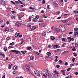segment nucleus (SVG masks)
<instances>
[{"label":"nucleus","mask_w":78,"mask_h":78,"mask_svg":"<svg viewBox=\"0 0 78 78\" xmlns=\"http://www.w3.org/2000/svg\"><path fill=\"white\" fill-rule=\"evenodd\" d=\"M45 12V11H44V10H41V13H44Z\"/></svg>","instance_id":"nucleus-60"},{"label":"nucleus","mask_w":78,"mask_h":78,"mask_svg":"<svg viewBox=\"0 0 78 78\" xmlns=\"http://www.w3.org/2000/svg\"><path fill=\"white\" fill-rule=\"evenodd\" d=\"M67 39L68 40V42H69V43L71 41H73L75 40L74 38H73L70 37H67Z\"/></svg>","instance_id":"nucleus-2"},{"label":"nucleus","mask_w":78,"mask_h":78,"mask_svg":"<svg viewBox=\"0 0 78 78\" xmlns=\"http://www.w3.org/2000/svg\"><path fill=\"white\" fill-rule=\"evenodd\" d=\"M11 18L12 19H16V17H15V16H11Z\"/></svg>","instance_id":"nucleus-30"},{"label":"nucleus","mask_w":78,"mask_h":78,"mask_svg":"<svg viewBox=\"0 0 78 78\" xmlns=\"http://www.w3.org/2000/svg\"><path fill=\"white\" fill-rule=\"evenodd\" d=\"M60 67V66L59 65H56V67L57 68H58V69Z\"/></svg>","instance_id":"nucleus-53"},{"label":"nucleus","mask_w":78,"mask_h":78,"mask_svg":"<svg viewBox=\"0 0 78 78\" xmlns=\"http://www.w3.org/2000/svg\"><path fill=\"white\" fill-rule=\"evenodd\" d=\"M74 31H78V28L77 27H76V28H75L74 29Z\"/></svg>","instance_id":"nucleus-36"},{"label":"nucleus","mask_w":78,"mask_h":78,"mask_svg":"<svg viewBox=\"0 0 78 78\" xmlns=\"http://www.w3.org/2000/svg\"><path fill=\"white\" fill-rule=\"evenodd\" d=\"M34 74L37 76H40V73L38 71L35 70L34 71Z\"/></svg>","instance_id":"nucleus-3"},{"label":"nucleus","mask_w":78,"mask_h":78,"mask_svg":"<svg viewBox=\"0 0 78 78\" xmlns=\"http://www.w3.org/2000/svg\"><path fill=\"white\" fill-rule=\"evenodd\" d=\"M10 31H14V30L12 28L10 29Z\"/></svg>","instance_id":"nucleus-37"},{"label":"nucleus","mask_w":78,"mask_h":78,"mask_svg":"<svg viewBox=\"0 0 78 78\" xmlns=\"http://www.w3.org/2000/svg\"><path fill=\"white\" fill-rule=\"evenodd\" d=\"M33 19L34 22H37V19L36 18H33Z\"/></svg>","instance_id":"nucleus-22"},{"label":"nucleus","mask_w":78,"mask_h":78,"mask_svg":"<svg viewBox=\"0 0 78 78\" xmlns=\"http://www.w3.org/2000/svg\"><path fill=\"white\" fill-rule=\"evenodd\" d=\"M27 48L29 50H31V47H29Z\"/></svg>","instance_id":"nucleus-57"},{"label":"nucleus","mask_w":78,"mask_h":78,"mask_svg":"<svg viewBox=\"0 0 78 78\" xmlns=\"http://www.w3.org/2000/svg\"><path fill=\"white\" fill-rule=\"evenodd\" d=\"M18 36H19L20 37H22V35H20V33H18Z\"/></svg>","instance_id":"nucleus-43"},{"label":"nucleus","mask_w":78,"mask_h":78,"mask_svg":"<svg viewBox=\"0 0 78 78\" xmlns=\"http://www.w3.org/2000/svg\"><path fill=\"white\" fill-rule=\"evenodd\" d=\"M7 31H9V28L8 27H6L4 30L5 32H6Z\"/></svg>","instance_id":"nucleus-14"},{"label":"nucleus","mask_w":78,"mask_h":78,"mask_svg":"<svg viewBox=\"0 0 78 78\" xmlns=\"http://www.w3.org/2000/svg\"><path fill=\"white\" fill-rule=\"evenodd\" d=\"M22 10L23 11H25V10H26V8H23L22 9Z\"/></svg>","instance_id":"nucleus-48"},{"label":"nucleus","mask_w":78,"mask_h":78,"mask_svg":"<svg viewBox=\"0 0 78 78\" xmlns=\"http://www.w3.org/2000/svg\"><path fill=\"white\" fill-rule=\"evenodd\" d=\"M34 53H35V54L37 55H39V53H38L37 52H35Z\"/></svg>","instance_id":"nucleus-54"},{"label":"nucleus","mask_w":78,"mask_h":78,"mask_svg":"<svg viewBox=\"0 0 78 78\" xmlns=\"http://www.w3.org/2000/svg\"><path fill=\"white\" fill-rule=\"evenodd\" d=\"M73 55L74 56H78V55L75 52H74L73 54Z\"/></svg>","instance_id":"nucleus-32"},{"label":"nucleus","mask_w":78,"mask_h":78,"mask_svg":"<svg viewBox=\"0 0 78 78\" xmlns=\"http://www.w3.org/2000/svg\"><path fill=\"white\" fill-rule=\"evenodd\" d=\"M53 73L56 75H59V72L56 70H55L53 71Z\"/></svg>","instance_id":"nucleus-7"},{"label":"nucleus","mask_w":78,"mask_h":78,"mask_svg":"<svg viewBox=\"0 0 78 78\" xmlns=\"http://www.w3.org/2000/svg\"><path fill=\"white\" fill-rule=\"evenodd\" d=\"M43 71L44 72H45V73H47V72H48V70L46 69H43Z\"/></svg>","instance_id":"nucleus-26"},{"label":"nucleus","mask_w":78,"mask_h":78,"mask_svg":"<svg viewBox=\"0 0 78 78\" xmlns=\"http://www.w3.org/2000/svg\"><path fill=\"white\" fill-rule=\"evenodd\" d=\"M62 22H63V23H67V20H62Z\"/></svg>","instance_id":"nucleus-15"},{"label":"nucleus","mask_w":78,"mask_h":78,"mask_svg":"<svg viewBox=\"0 0 78 78\" xmlns=\"http://www.w3.org/2000/svg\"><path fill=\"white\" fill-rule=\"evenodd\" d=\"M54 77H55V78H58V76L56 75H54Z\"/></svg>","instance_id":"nucleus-63"},{"label":"nucleus","mask_w":78,"mask_h":78,"mask_svg":"<svg viewBox=\"0 0 78 78\" xmlns=\"http://www.w3.org/2000/svg\"><path fill=\"white\" fill-rule=\"evenodd\" d=\"M75 47H78V44L76 43H75Z\"/></svg>","instance_id":"nucleus-58"},{"label":"nucleus","mask_w":78,"mask_h":78,"mask_svg":"<svg viewBox=\"0 0 78 78\" xmlns=\"http://www.w3.org/2000/svg\"><path fill=\"white\" fill-rule=\"evenodd\" d=\"M36 27L34 26H33L32 27V28H31V29L30 30V31H33V30H35V29H36Z\"/></svg>","instance_id":"nucleus-6"},{"label":"nucleus","mask_w":78,"mask_h":78,"mask_svg":"<svg viewBox=\"0 0 78 78\" xmlns=\"http://www.w3.org/2000/svg\"><path fill=\"white\" fill-rule=\"evenodd\" d=\"M17 67L16 66H13V69L14 70H17Z\"/></svg>","instance_id":"nucleus-20"},{"label":"nucleus","mask_w":78,"mask_h":78,"mask_svg":"<svg viewBox=\"0 0 78 78\" xmlns=\"http://www.w3.org/2000/svg\"><path fill=\"white\" fill-rule=\"evenodd\" d=\"M30 65L32 67H33V66H34V63L32 62H30Z\"/></svg>","instance_id":"nucleus-35"},{"label":"nucleus","mask_w":78,"mask_h":78,"mask_svg":"<svg viewBox=\"0 0 78 78\" xmlns=\"http://www.w3.org/2000/svg\"><path fill=\"white\" fill-rule=\"evenodd\" d=\"M19 2V3H20V4H21L22 5H24V4H23V3H22V2H21V1L20 0H18Z\"/></svg>","instance_id":"nucleus-39"},{"label":"nucleus","mask_w":78,"mask_h":78,"mask_svg":"<svg viewBox=\"0 0 78 78\" xmlns=\"http://www.w3.org/2000/svg\"><path fill=\"white\" fill-rule=\"evenodd\" d=\"M60 51V49H57L55 50V52H58V51Z\"/></svg>","instance_id":"nucleus-46"},{"label":"nucleus","mask_w":78,"mask_h":78,"mask_svg":"<svg viewBox=\"0 0 78 78\" xmlns=\"http://www.w3.org/2000/svg\"><path fill=\"white\" fill-rule=\"evenodd\" d=\"M0 55L1 56H2V57H3V58H5V54L2 53H1Z\"/></svg>","instance_id":"nucleus-29"},{"label":"nucleus","mask_w":78,"mask_h":78,"mask_svg":"<svg viewBox=\"0 0 78 78\" xmlns=\"http://www.w3.org/2000/svg\"><path fill=\"white\" fill-rule=\"evenodd\" d=\"M6 40H9V39H10V37H7L6 38Z\"/></svg>","instance_id":"nucleus-59"},{"label":"nucleus","mask_w":78,"mask_h":78,"mask_svg":"<svg viewBox=\"0 0 78 78\" xmlns=\"http://www.w3.org/2000/svg\"><path fill=\"white\" fill-rule=\"evenodd\" d=\"M66 44H67L66 43L63 44L62 45V47H66V46L65 45H66Z\"/></svg>","instance_id":"nucleus-21"},{"label":"nucleus","mask_w":78,"mask_h":78,"mask_svg":"<svg viewBox=\"0 0 78 78\" xmlns=\"http://www.w3.org/2000/svg\"><path fill=\"white\" fill-rule=\"evenodd\" d=\"M12 66V64L10 63L9 64V66H8V69H10L11 68V67Z\"/></svg>","instance_id":"nucleus-9"},{"label":"nucleus","mask_w":78,"mask_h":78,"mask_svg":"<svg viewBox=\"0 0 78 78\" xmlns=\"http://www.w3.org/2000/svg\"><path fill=\"white\" fill-rule=\"evenodd\" d=\"M2 22H3V21L2 20H0V23H2Z\"/></svg>","instance_id":"nucleus-64"},{"label":"nucleus","mask_w":78,"mask_h":78,"mask_svg":"<svg viewBox=\"0 0 78 78\" xmlns=\"http://www.w3.org/2000/svg\"><path fill=\"white\" fill-rule=\"evenodd\" d=\"M77 35H78V30L75 32L74 33V35L76 36Z\"/></svg>","instance_id":"nucleus-12"},{"label":"nucleus","mask_w":78,"mask_h":78,"mask_svg":"<svg viewBox=\"0 0 78 78\" xmlns=\"http://www.w3.org/2000/svg\"><path fill=\"white\" fill-rule=\"evenodd\" d=\"M10 45H14V42H12V43H10Z\"/></svg>","instance_id":"nucleus-47"},{"label":"nucleus","mask_w":78,"mask_h":78,"mask_svg":"<svg viewBox=\"0 0 78 78\" xmlns=\"http://www.w3.org/2000/svg\"><path fill=\"white\" fill-rule=\"evenodd\" d=\"M71 69V68H68V69H67L66 70L67 71H69Z\"/></svg>","instance_id":"nucleus-61"},{"label":"nucleus","mask_w":78,"mask_h":78,"mask_svg":"<svg viewBox=\"0 0 78 78\" xmlns=\"http://www.w3.org/2000/svg\"><path fill=\"white\" fill-rule=\"evenodd\" d=\"M75 66V64H70V66L71 67H72V66Z\"/></svg>","instance_id":"nucleus-56"},{"label":"nucleus","mask_w":78,"mask_h":78,"mask_svg":"<svg viewBox=\"0 0 78 78\" xmlns=\"http://www.w3.org/2000/svg\"><path fill=\"white\" fill-rule=\"evenodd\" d=\"M53 3L55 5V7H58V4L56 3L55 2H54Z\"/></svg>","instance_id":"nucleus-25"},{"label":"nucleus","mask_w":78,"mask_h":78,"mask_svg":"<svg viewBox=\"0 0 78 78\" xmlns=\"http://www.w3.org/2000/svg\"><path fill=\"white\" fill-rule=\"evenodd\" d=\"M60 47V46L58 45H55L54 46H53V48L55 49V48H59Z\"/></svg>","instance_id":"nucleus-4"},{"label":"nucleus","mask_w":78,"mask_h":78,"mask_svg":"<svg viewBox=\"0 0 78 78\" xmlns=\"http://www.w3.org/2000/svg\"><path fill=\"white\" fill-rule=\"evenodd\" d=\"M36 18H37V19H39V16L38 15H36L35 16Z\"/></svg>","instance_id":"nucleus-44"},{"label":"nucleus","mask_w":78,"mask_h":78,"mask_svg":"<svg viewBox=\"0 0 78 78\" xmlns=\"http://www.w3.org/2000/svg\"><path fill=\"white\" fill-rule=\"evenodd\" d=\"M48 76L49 77L51 78V74L49 73Z\"/></svg>","instance_id":"nucleus-55"},{"label":"nucleus","mask_w":78,"mask_h":78,"mask_svg":"<svg viewBox=\"0 0 78 78\" xmlns=\"http://www.w3.org/2000/svg\"><path fill=\"white\" fill-rule=\"evenodd\" d=\"M41 27H45V25L44 23H41Z\"/></svg>","instance_id":"nucleus-16"},{"label":"nucleus","mask_w":78,"mask_h":78,"mask_svg":"<svg viewBox=\"0 0 78 78\" xmlns=\"http://www.w3.org/2000/svg\"><path fill=\"white\" fill-rule=\"evenodd\" d=\"M15 25L16 27H19V25H20V23H16L15 24Z\"/></svg>","instance_id":"nucleus-17"},{"label":"nucleus","mask_w":78,"mask_h":78,"mask_svg":"<svg viewBox=\"0 0 78 78\" xmlns=\"http://www.w3.org/2000/svg\"><path fill=\"white\" fill-rule=\"evenodd\" d=\"M75 59H76L75 58H73L72 59V61L73 62H74L75 61Z\"/></svg>","instance_id":"nucleus-62"},{"label":"nucleus","mask_w":78,"mask_h":78,"mask_svg":"<svg viewBox=\"0 0 78 78\" xmlns=\"http://www.w3.org/2000/svg\"><path fill=\"white\" fill-rule=\"evenodd\" d=\"M65 66H67L68 65V63L66 62H65Z\"/></svg>","instance_id":"nucleus-49"},{"label":"nucleus","mask_w":78,"mask_h":78,"mask_svg":"<svg viewBox=\"0 0 78 78\" xmlns=\"http://www.w3.org/2000/svg\"><path fill=\"white\" fill-rule=\"evenodd\" d=\"M76 10H75V11H74L73 12L74 14H78V11H76Z\"/></svg>","instance_id":"nucleus-19"},{"label":"nucleus","mask_w":78,"mask_h":78,"mask_svg":"<svg viewBox=\"0 0 78 78\" xmlns=\"http://www.w3.org/2000/svg\"><path fill=\"white\" fill-rule=\"evenodd\" d=\"M58 29L59 31L61 32H64V31H66V28H65L64 25H62L61 26H59Z\"/></svg>","instance_id":"nucleus-1"},{"label":"nucleus","mask_w":78,"mask_h":78,"mask_svg":"<svg viewBox=\"0 0 78 78\" xmlns=\"http://www.w3.org/2000/svg\"><path fill=\"white\" fill-rule=\"evenodd\" d=\"M34 59V56L31 55L30 57V60H33Z\"/></svg>","instance_id":"nucleus-18"},{"label":"nucleus","mask_w":78,"mask_h":78,"mask_svg":"<svg viewBox=\"0 0 78 78\" xmlns=\"http://www.w3.org/2000/svg\"><path fill=\"white\" fill-rule=\"evenodd\" d=\"M62 41H63V42H65V41H66V40L65 39V38H62Z\"/></svg>","instance_id":"nucleus-52"},{"label":"nucleus","mask_w":78,"mask_h":78,"mask_svg":"<svg viewBox=\"0 0 78 78\" xmlns=\"http://www.w3.org/2000/svg\"><path fill=\"white\" fill-rule=\"evenodd\" d=\"M4 50L5 51H6V50H7V48L6 47H4L3 48Z\"/></svg>","instance_id":"nucleus-38"},{"label":"nucleus","mask_w":78,"mask_h":78,"mask_svg":"<svg viewBox=\"0 0 78 78\" xmlns=\"http://www.w3.org/2000/svg\"><path fill=\"white\" fill-rule=\"evenodd\" d=\"M10 2H11V3H12V4H13V5H15L16 4V3H15V2H14L12 1H10Z\"/></svg>","instance_id":"nucleus-42"},{"label":"nucleus","mask_w":78,"mask_h":78,"mask_svg":"<svg viewBox=\"0 0 78 78\" xmlns=\"http://www.w3.org/2000/svg\"><path fill=\"white\" fill-rule=\"evenodd\" d=\"M11 12L12 13H14V14H16V13H17V12H15L13 11H12Z\"/></svg>","instance_id":"nucleus-50"},{"label":"nucleus","mask_w":78,"mask_h":78,"mask_svg":"<svg viewBox=\"0 0 78 78\" xmlns=\"http://www.w3.org/2000/svg\"><path fill=\"white\" fill-rule=\"evenodd\" d=\"M47 55L48 56H51V53L50 52H48L47 53Z\"/></svg>","instance_id":"nucleus-23"},{"label":"nucleus","mask_w":78,"mask_h":78,"mask_svg":"<svg viewBox=\"0 0 78 78\" xmlns=\"http://www.w3.org/2000/svg\"><path fill=\"white\" fill-rule=\"evenodd\" d=\"M29 22H31V17L30 16H29Z\"/></svg>","instance_id":"nucleus-31"},{"label":"nucleus","mask_w":78,"mask_h":78,"mask_svg":"<svg viewBox=\"0 0 78 78\" xmlns=\"http://www.w3.org/2000/svg\"><path fill=\"white\" fill-rule=\"evenodd\" d=\"M17 50H12L11 51L12 52H14V53H16V51Z\"/></svg>","instance_id":"nucleus-41"},{"label":"nucleus","mask_w":78,"mask_h":78,"mask_svg":"<svg viewBox=\"0 0 78 78\" xmlns=\"http://www.w3.org/2000/svg\"><path fill=\"white\" fill-rule=\"evenodd\" d=\"M23 16H24V15L23 14L19 15L18 16V19H20V18L23 17Z\"/></svg>","instance_id":"nucleus-11"},{"label":"nucleus","mask_w":78,"mask_h":78,"mask_svg":"<svg viewBox=\"0 0 78 78\" xmlns=\"http://www.w3.org/2000/svg\"><path fill=\"white\" fill-rule=\"evenodd\" d=\"M17 73V71L16 70H14L13 71L12 73L13 74H15V73Z\"/></svg>","instance_id":"nucleus-34"},{"label":"nucleus","mask_w":78,"mask_h":78,"mask_svg":"<svg viewBox=\"0 0 78 78\" xmlns=\"http://www.w3.org/2000/svg\"><path fill=\"white\" fill-rule=\"evenodd\" d=\"M68 78H72V76L71 75H69L68 76Z\"/></svg>","instance_id":"nucleus-51"},{"label":"nucleus","mask_w":78,"mask_h":78,"mask_svg":"<svg viewBox=\"0 0 78 78\" xmlns=\"http://www.w3.org/2000/svg\"><path fill=\"white\" fill-rule=\"evenodd\" d=\"M19 53H20V51H16V54H19Z\"/></svg>","instance_id":"nucleus-45"},{"label":"nucleus","mask_w":78,"mask_h":78,"mask_svg":"<svg viewBox=\"0 0 78 78\" xmlns=\"http://www.w3.org/2000/svg\"><path fill=\"white\" fill-rule=\"evenodd\" d=\"M15 3H16L17 5H20V3L19 2V1H16L15 2Z\"/></svg>","instance_id":"nucleus-24"},{"label":"nucleus","mask_w":78,"mask_h":78,"mask_svg":"<svg viewBox=\"0 0 78 78\" xmlns=\"http://www.w3.org/2000/svg\"><path fill=\"white\" fill-rule=\"evenodd\" d=\"M61 72L62 73L63 75H66V73L64 72V70L62 69L61 70Z\"/></svg>","instance_id":"nucleus-10"},{"label":"nucleus","mask_w":78,"mask_h":78,"mask_svg":"<svg viewBox=\"0 0 78 78\" xmlns=\"http://www.w3.org/2000/svg\"><path fill=\"white\" fill-rule=\"evenodd\" d=\"M42 34L43 36H45L46 35V33L45 32H43Z\"/></svg>","instance_id":"nucleus-27"},{"label":"nucleus","mask_w":78,"mask_h":78,"mask_svg":"<svg viewBox=\"0 0 78 78\" xmlns=\"http://www.w3.org/2000/svg\"><path fill=\"white\" fill-rule=\"evenodd\" d=\"M1 4L2 5H4V6H6V3L5 2V1H2Z\"/></svg>","instance_id":"nucleus-8"},{"label":"nucleus","mask_w":78,"mask_h":78,"mask_svg":"<svg viewBox=\"0 0 78 78\" xmlns=\"http://www.w3.org/2000/svg\"><path fill=\"white\" fill-rule=\"evenodd\" d=\"M18 33H17V32L16 33V34L15 35V37H18Z\"/></svg>","instance_id":"nucleus-28"},{"label":"nucleus","mask_w":78,"mask_h":78,"mask_svg":"<svg viewBox=\"0 0 78 78\" xmlns=\"http://www.w3.org/2000/svg\"><path fill=\"white\" fill-rule=\"evenodd\" d=\"M21 52L22 53V54H25L26 53V51H21Z\"/></svg>","instance_id":"nucleus-33"},{"label":"nucleus","mask_w":78,"mask_h":78,"mask_svg":"<svg viewBox=\"0 0 78 78\" xmlns=\"http://www.w3.org/2000/svg\"><path fill=\"white\" fill-rule=\"evenodd\" d=\"M50 5H48L47 6V9H51V8H49V7H50Z\"/></svg>","instance_id":"nucleus-40"},{"label":"nucleus","mask_w":78,"mask_h":78,"mask_svg":"<svg viewBox=\"0 0 78 78\" xmlns=\"http://www.w3.org/2000/svg\"><path fill=\"white\" fill-rule=\"evenodd\" d=\"M26 68L27 70L30 71V68L28 65H26Z\"/></svg>","instance_id":"nucleus-5"},{"label":"nucleus","mask_w":78,"mask_h":78,"mask_svg":"<svg viewBox=\"0 0 78 78\" xmlns=\"http://www.w3.org/2000/svg\"><path fill=\"white\" fill-rule=\"evenodd\" d=\"M51 40H55V37L53 36H51Z\"/></svg>","instance_id":"nucleus-13"}]
</instances>
